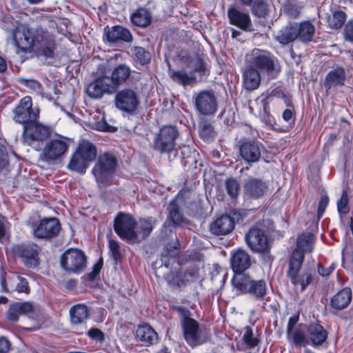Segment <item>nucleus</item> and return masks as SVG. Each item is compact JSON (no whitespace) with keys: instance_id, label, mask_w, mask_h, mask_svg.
Instances as JSON below:
<instances>
[{"instance_id":"1","label":"nucleus","mask_w":353,"mask_h":353,"mask_svg":"<svg viewBox=\"0 0 353 353\" xmlns=\"http://www.w3.org/2000/svg\"><path fill=\"white\" fill-rule=\"evenodd\" d=\"M17 52H30L33 46H39L46 58H53L55 49L54 35L43 28H33L26 23L19 24L12 32Z\"/></svg>"},{"instance_id":"2","label":"nucleus","mask_w":353,"mask_h":353,"mask_svg":"<svg viewBox=\"0 0 353 353\" xmlns=\"http://www.w3.org/2000/svg\"><path fill=\"white\" fill-rule=\"evenodd\" d=\"M245 63L251 68H256L270 79L275 78L279 72L277 59L267 50L253 49L246 54Z\"/></svg>"},{"instance_id":"3","label":"nucleus","mask_w":353,"mask_h":353,"mask_svg":"<svg viewBox=\"0 0 353 353\" xmlns=\"http://www.w3.org/2000/svg\"><path fill=\"white\" fill-rule=\"evenodd\" d=\"M116 167L117 159L114 156H99L92 173L100 188H105L112 184Z\"/></svg>"},{"instance_id":"4","label":"nucleus","mask_w":353,"mask_h":353,"mask_svg":"<svg viewBox=\"0 0 353 353\" xmlns=\"http://www.w3.org/2000/svg\"><path fill=\"white\" fill-rule=\"evenodd\" d=\"M304 260L302 253L296 251L292 252L289 261V269L288 276L291 283L294 285H300L301 291L312 283L313 277L312 273L309 271L300 274V270Z\"/></svg>"},{"instance_id":"5","label":"nucleus","mask_w":353,"mask_h":353,"mask_svg":"<svg viewBox=\"0 0 353 353\" xmlns=\"http://www.w3.org/2000/svg\"><path fill=\"white\" fill-rule=\"evenodd\" d=\"M61 267L69 274H79L87 265L85 253L77 248H69L60 256Z\"/></svg>"},{"instance_id":"6","label":"nucleus","mask_w":353,"mask_h":353,"mask_svg":"<svg viewBox=\"0 0 353 353\" xmlns=\"http://www.w3.org/2000/svg\"><path fill=\"white\" fill-rule=\"evenodd\" d=\"M181 327L185 341L192 347L205 343L210 340V332L205 328L201 327L199 323L194 319L186 320Z\"/></svg>"},{"instance_id":"7","label":"nucleus","mask_w":353,"mask_h":353,"mask_svg":"<svg viewBox=\"0 0 353 353\" xmlns=\"http://www.w3.org/2000/svg\"><path fill=\"white\" fill-rule=\"evenodd\" d=\"M137 222L129 214L119 212L114 220V230L123 239L130 243L138 241V234L134 230Z\"/></svg>"},{"instance_id":"8","label":"nucleus","mask_w":353,"mask_h":353,"mask_svg":"<svg viewBox=\"0 0 353 353\" xmlns=\"http://www.w3.org/2000/svg\"><path fill=\"white\" fill-rule=\"evenodd\" d=\"M23 134L29 136V138H24L25 142L36 151L43 147V141L48 137L50 129L37 120L23 126Z\"/></svg>"},{"instance_id":"9","label":"nucleus","mask_w":353,"mask_h":353,"mask_svg":"<svg viewBox=\"0 0 353 353\" xmlns=\"http://www.w3.org/2000/svg\"><path fill=\"white\" fill-rule=\"evenodd\" d=\"M245 241L248 248L254 253L268 254L270 245L265 231L256 227L251 228L245 235Z\"/></svg>"},{"instance_id":"10","label":"nucleus","mask_w":353,"mask_h":353,"mask_svg":"<svg viewBox=\"0 0 353 353\" xmlns=\"http://www.w3.org/2000/svg\"><path fill=\"white\" fill-rule=\"evenodd\" d=\"M178 136L179 132L174 126H163L155 137L154 148L160 152H170L175 146Z\"/></svg>"},{"instance_id":"11","label":"nucleus","mask_w":353,"mask_h":353,"mask_svg":"<svg viewBox=\"0 0 353 353\" xmlns=\"http://www.w3.org/2000/svg\"><path fill=\"white\" fill-rule=\"evenodd\" d=\"M12 252L14 256L20 258L26 267L34 268L39 264L38 246L34 243L15 244Z\"/></svg>"},{"instance_id":"12","label":"nucleus","mask_w":353,"mask_h":353,"mask_svg":"<svg viewBox=\"0 0 353 353\" xmlns=\"http://www.w3.org/2000/svg\"><path fill=\"white\" fill-rule=\"evenodd\" d=\"M194 105L196 111L203 116L214 115L218 110L217 99L212 91L203 90L195 94Z\"/></svg>"},{"instance_id":"13","label":"nucleus","mask_w":353,"mask_h":353,"mask_svg":"<svg viewBox=\"0 0 353 353\" xmlns=\"http://www.w3.org/2000/svg\"><path fill=\"white\" fill-rule=\"evenodd\" d=\"M32 99L26 96L21 99L19 105L14 110V119L16 122L23 124V126L37 120L39 114L37 108H32Z\"/></svg>"},{"instance_id":"14","label":"nucleus","mask_w":353,"mask_h":353,"mask_svg":"<svg viewBox=\"0 0 353 353\" xmlns=\"http://www.w3.org/2000/svg\"><path fill=\"white\" fill-rule=\"evenodd\" d=\"M61 223L54 217L43 218L33 230L34 236L40 239L50 240L58 236L61 231Z\"/></svg>"},{"instance_id":"15","label":"nucleus","mask_w":353,"mask_h":353,"mask_svg":"<svg viewBox=\"0 0 353 353\" xmlns=\"http://www.w3.org/2000/svg\"><path fill=\"white\" fill-rule=\"evenodd\" d=\"M116 90L108 76H101L90 83L86 88L87 94L92 99H100L105 94H112Z\"/></svg>"},{"instance_id":"16","label":"nucleus","mask_w":353,"mask_h":353,"mask_svg":"<svg viewBox=\"0 0 353 353\" xmlns=\"http://www.w3.org/2000/svg\"><path fill=\"white\" fill-rule=\"evenodd\" d=\"M115 105L120 110L132 113L137 108L139 100L133 90L124 89L116 94Z\"/></svg>"},{"instance_id":"17","label":"nucleus","mask_w":353,"mask_h":353,"mask_svg":"<svg viewBox=\"0 0 353 353\" xmlns=\"http://www.w3.org/2000/svg\"><path fill=\"white\" fill-rule=\"evenodd\" d=\"M230 264L234 273L244 272L252 265L251 256L242 248L236 249L231 254Z\"/></svg>"},{"instance_id":"18","label":"nucleus","mask_w":353,"mask_h":353,"mask_svg":"<svg viewBox=\"0 0 353 353\" xmlns=\"http://www.w3.org/2000/svg\"><path fill=\"white\" fill-rule=\"evenodd\" d=\"M235 221L230 215L225 214L218 217L210 224V232L214 235H226L234 228Z\"/></svg>"},{"instance_id":"19","label":"nucleus","mask_w":353,"mask_h":353,"mask_svg":"<svg viewBox=\"0 0 353 353\" xmlns=\"http://www.w3.org/2000/svg\"><path fill=\"white\" fill-rule=\"evenodd\" d=\"M243 188L246 196L258 199L264 195L268 190V185L260 179L250 178L245 181Z\"/></svg>"},{"instance_id":"20","label":"nucleus","mask_w":353,"mask_h":353,"mask_svg":"<svg viewBox=\"0 0 353 353\" xmlns=\"http://www.w3.org/2000/svg\"><path fill=\"white\" fill-rule=\"evenodd\" d=\"M34 312L33 305L31 302H14L9 305L6 312V318L9 321L16 322L22 315H28Z\"/></svg>"},{"instance_id":"21","label":"nucleus","mask_w":353,"mask_h":353,"mask_svg":"<svg viewBox=\"0 0 353 353\" xmlns=\"http://www.w3.org/2000/svg\"><path fill=\"white\" fill-rule=\"evenodd\" d=\"M228 17L230 24L237 26L243 30H252V21L248 13L232 7L228 10Z\"/></svg>"},{"instance_id":"22","label":"nucleus","mask_w":353,"mask_h":353,"mask_svg":"<svg viewBox=\"0 0 353 353\" xmlns=\"http://www.w3.org/2000/svg\"><path fill=\"white\" fill-rule=\"evenodd\" d=\"M261 73L256 68H251L245 63L243 70V85L246 90L252 91L259 87L261 81Z\"/></svg>"},{"instance_id":"23","label":"nucleus","mask_w":353,"mask_h":353,"mask_svg":"<svg viewBox=\"0 0 353 353\" xmlns=\"http://www.w3.org/2000/svg\"><path fill=\"white\" fill-rule=\"evenodd\" d=\"M105 39L110 43H115L121 41L131 42L132 35L128 28L121 26H114L105 31Z\"/></svg>"},{"instance_id":"24","label":"nucleus","mask_w":353,"mask_h":353,"mask_svg":"<svg viewBox=\"0 0 353 353\" xmlns=\"http://www.w3.org/2000/svg\"><path fill=\"white\" fill-rule=\"evenodd\" d=\"M290 344L297 347H305L309 345L307 325L299 324L294 330L287 334Z\"/></svg>"},{"instance_id":"25","label":"nucleus","mask_w":353,"mask_h":353,"mask_svg":"<svg viewBox=\"0 0 353 353\" xmlns=\"http://www.w3.org/2000/svg\"><path fill=\"white\" fill-rule=\"evenodd\" d=\"M136 339L143 345L149 346L156 343L159 336L155 330L148 323L138 325L136 330Z\"/></svg>"},{"instance_id":"26","label":"nucleus","mask_w":353,"mask_h":353,"mask_svg":"<svg viewBox=\"0 0 353 353\" xmlns=\"http://www.w3.org/2000/svg\"><path fill=\"white\" fill-rule=\"evenodd\" d=\"M309 345L319 346L322 345L327 338V331L319 324L307 325Z\"/></svg>"},{"instance_id":"27","label":"nucleus","mask_w":353,"mask_h":353,"mask_svg":"<svg viewBox=\"0 0 353 353\" xmlns=\"http://www.w3.org/2000/svg\"><path fill=\"white\" fill-rule=\"evenodd\" d=\"M70 140L65 138L52 139L43 147V154H64L69 147Z\"/></svg>"},{"instance_id":"28","label":"nucleus","mask_w":353,"mask_h":353,"mask_svg":"<svg viewBox=\"0 0 353 353\" xmlns=\"http://www.w3.org/2000/svg\"><path fill=\"white\" fill-rule=\"evenodd\" d=\"M352 300V290L345 288L334 294L330 300V305L336 310L346 308Z\"/></svg>"},{"instance_id":"29","label":"nucleus","mask_w":353,"mask_h":353,"mask_svg":"<svg viewBox=\"0 0 353 353\" xmlns=\"http://www.w3.org/2000/svg\"><path fill=\"white\" fill-rule=\"evenodd\" d=\"M130 74L131 69L125 64H119L114 68L110 80H111V84L114 87L115 90L127 81Z\"/></svg>"},{"instance_id":"30","label":"nucleus","mask_w":353,"mask_h":353,"mask_svg":"<svg viewBox=\"0 0 353 353\" xmlns=\"http://www.w3.org/2000/svg\"><path fill=\"white\" fill-rule=\"evenodd\" d=\"M297 39L302 43H308L312 40L315 32L314 26L309 21H303L299 23H294Z\"/></svg>"},{"instance_id":"31","label":"nucleus","mask_w":353,"mask_h":353,"mask_svg":"<svg viewBox=\"0 0 353 353\" xmlns=\"http://www.w3.org/2000/svg\"><path fill=\"white\" fill-rule=\"evenodd\" d=\"M70 317L73 325L84 324L89 318L88 307L84 304H77L70 309Z\"/></svg>"},{"instance_id":"32","label":"nucleus","mask_w":353,"mask_h":353,"mask_svg":"<svg viewBox=\"0 0 353 353\" xmlns=\"http://www.w3.org/2000/svg\"><path fill=\"white\" fill-rule=\"evenodd\" d=\"M168 220L171 221L172 225L177 226L188 223L187 219L183 216L176 199L172 200L168 205Z\"/></svg>"},{"instance_id":"33","label":"nucleus","mask_w":353,"mask_h":353,"mask_svg":"<svg viewBox=\"0 0 353 353\" xmlns=\"http://www.w3.org/2000/svg\"><path fill=\"white\" fill-rule=\"evenodd\" d=\"M240 154H261L265 149L258 141L242 140L237 144Z\"/></svg>"},{"instance_id":"34","label":"nucleus","mask_w":353,"mask_h":353,"mask_svg":"<svg viewBox=\"0 0 353 353\" xmlns=\"http://www.w3.org/2000/svg\"><path fill=\"white\" fill-rule=\"evenodd\" d=\"M345 80V72L343 68H336L330 71L325 77V86L327 89L332 87L343 85Z\"/></svg>"},{"instance_id":"35","label":"nucleus","mask_w":353,"mask_h":353,"mask_svg":"<svg viewBox=\"0 0 353 353\" xmlns=\"http://www.w3.org/2000/svg\"><path fill=\"white\" fill-rule=\"evenodd\" d=\"M276 41L282 45H287L297 39L295 24L290 22L282 28L275 36Z\"/></svg>"},{"instance_id":"36","label":"nucleus","mask_w":353,"mask_h":353,"mask_svg":"<svg viewBox=\"0 0 353 353\" xmlns=\"http://www.w3.org/2000/svg\"><path fill=\"white\" fill-rule=\"evenodd\" d=\"M95 156H72L68 168L80 173L85 172L89 163L94 160Z\"/></svg>"},{"instance_id":"37","label":"nucleus","mask_w":353,"mask_h":353,"mask_svg":"<svg viewBox=\"0 0 353 353\" xmlns=\"http://www.w3.org/2000/svg\"><path fill=\"white\" fill-rule=\"evenodd\" d=\"M314 237L312 233H303L299 235L296 241V248L293 252L298 251L302 253L303 256L305 252H311L313 250Z\"/></svg>"},{"instance_id":"38","label":"nucleus","mask_w":353,"mask_h":353,"mask_svg":"<svg viewBox=\"0 0 353 353\" xmlns=\"http://www.w3.org/2000/svg\"><path fill=\"white\" fill-rule=\"evenodd\" d=\"M170 77L174 81L184 86L192 85L197 81L196 76L192 72H188L184 69L172 71Z\"/></svg>"},{"instance_id":"39","label":"nucleus","mask_w":353,"mask_h":353,"mask_svg":"<svg viewBox=\"0 0 353 353\" xmlns=\"http://www.w3.org/2000/svg\"><path fill=\"white\" fill-rule=\"evenodd\" d=\"M157 220L155 218L150 216L146 219H140L137 228L138 241L145 239L153 230L154 225L156 224Z\"/></svg>"},{"instance_id":"40","label":"nucleus","mask_w":353,"mask_h":353,"mask_svg":"<svg viewBox=\"0 0 353 353\" xmlns=\"http://www.w3.org/2000/svg\"><path fill=\"white\" fill-rule=\"evenodd\" d=\"M302 8L301 3L296 0H288L282 5L281 12L290 19H296L299 17Z\"/></svg>"},{"instance_id":"41","label":"nucleus","mask_w":353,"mask_h":353,"mask_svg":"<svg viewBox=\"0 0 353 353\" xmlns=\"http://www.w3.org/2000/svg\"><path fill=\"white\" fill-rule=\"evenodd\" d=\"M252 279L244 272L234 273L232 283L237 290L242 293L247 294L248 288L252 281Z\"/></svg>"},{"instance_id":"42","label":"nucleus","mask_w":353,"mask_h":353,"mask_svg":"<svg viewBox=\"0 0 353 353\" xmlns=\"http://www.w3.org/2000/svg\"><path fill=\"white\" fill-rule=\"evenodd\" d=\"M133 24L139 27H146L151 23L150 12L145 8H139L130 16Z\"/></svg>"},{"instance_id":"43","label":"nucleus","mask_w":353,"mask_h":353,"mask_svg":"<svg viewBox=\"0 0 353 353\" xmlns=\"http://www.w3.org/2000/svg\"><path fill=\"white\" fill-rule=\"evenodd\" d=\"M189 67L192 70V72L195 75L196 74H198L200 80L203 77H207L209 74V72L204 62L199 57H196L190 61Z\"/></svg>"},{"instance_id":"44","label":"nucleus","mask_w":353,"mask_h":353,"mask_svg":"<svg viewBox=\"0 0 353 353\" xmlns=\"http://www.w3.org/2000/svg\"><path fill=\"white\" fill-rule=\"evenodd\" d=\"M266 283L263 280H252L250 287L248 288L247 294L254 295L258 299H262L266 294Z\"/></svg>"},{"instance_id":"45","label":"nucleus","mask_w":353,"mask_h":353,"mask_svg":"<svg viewBox=\"0 0 353 353\" xmlns=\"http://www.w3.org/2000/svg\"><path fill=\"white\" fill-rule=\"evenodd\" d=\"M199 135L203 141L210 142L215 137L216 132L211 123L204 122L199 127Z\"/></svg>"},{"instance_id":"46","label":"nucleus","mask_w":353,"mask_h":353,"mask_svg":"<svg viewBox=\"0 0 353 353\" xmlns=\"http://www.w3.org/2000/svg\"><path fill=\"white\" fill-rule=\"evenodd\" d=\"M345 20V14L341 11H335L327 17V23L331 28L338 29L341 28Z\"/></svg>"},{"instance_id":"47","label":"nucleus","mask_w":353,"mask_h":353,"mask_svg":"<svg viewBox=\"0 0 353 353\" xmlns=\"http://www.w3.org/2000/svg\"><path fill=\"white\" fill-rule=\"evenodd\" d=\"M95 146L90 142L82 140L73 154H96Z\"/></svg>"},{"instance_id":"48","label":"nucleus","mask_w":353,"mask_h":353,"mask_svg":"<svg viewBox=\"0 0 353 353\" xmlns=\"http://www.w3.org/2000/svg\"><path fill=\"white\" fill-rule=\"evenodd\" d=\"M133 53L136 61L141 65H145L150 61L151 55L143 48L134 47Z\"/></svg>"},{"instance_id":"49","label":"nucleus","mask_w":353,"mask_h":353,"mask_svg":"<svg viewBox=\"0 0 353 353\" xmlns=\"http://www.w3.org/2000/svg\"><path fill=\"white\" fill-rule=\"evenodd\" d=\"M252 13L259 17H265L268 12V5L264 0H254L252 6Z\"/></svg>"},{"instance_id":"50","label":"nucleus","mask_w":353,"mask_h":353,"mask_svg":"<svg viewBox=\"0 0 353 353\" xmlns=\"http://www.w3.org/2000/svg\"><path fill=\"white\" fill-rule=\"evenodd\" d=\"M245 333L243 336V341L245 344L250 348H254L259 343V340L254 337L252 329L250 326H246Z\"/></svg>"},{"instance_id":"51","label":"nucleus","mask_w":353,"mask_h":353,"mask_svg":"<svg viewBox=\"0 0 353 353\" xmlns=\"http://www.w3.org/2000/svg\"><path fill=\"white\" fill-rule=\"evenodd\" d=\"M225 185L228 195L232 199L236 198L240 189L238 181L233 178H230L225 180Z\"/></svg>"},{"instance_id":"52","label":"nucleus","mask_w":353,"mask_h":353,"mask_svg":"<svg viewBox=\"0 0 353 353\" xmlns=\"http://www.w3.org/2000/svg\"><path fill=\"white\" fill-rule=\"evenodd\" d=\"M108 247L110 256L114 261V263L116 265L118 264V263L121 262L122 259V254L120 251V246L119 243L114 240L111 239L108 242Z\"/></svg>"},{"instance_id":"53","label":"nucleus","mask_w":353,"mask_h":353,"mask_svg":"<svg viewBox=\"0 0 353 353\" xmlns=\"http://www.w3.org/2000/svg\"><path fill=\"white\" fill-rule=\"evenodd\" d=\"M164 279L167 283L172 288H181V284L183 283L180 281V274H179V271H169L166 274L164 275Z\"/></svg>"},{"instance_id":"54","label":"nucleus","mask_w":353,"mask_h":353,"mask_svg":"<svg viewBox=\"0 0 353 353\" xmlns=\"http://www.w3.org/2000/svg\"><path fill=\"white\" fill-rule=\"evenodd\" d=\"M178 254V248L174 243H168L163 252H161V258H174Z\"/></svg>"},{"instance_id":"55","label":"nucleus","mask_w":353,"mask_h":353,"mask_svg":"<svg viewBox=\"0 0 353 353\" xmlns=\"http://www.w3.org/2000/svg\"><path fill=\"white\" fill-rule=\"evenodd\" d=\"M17 281L15 290L18 292L28 294L30 292V288L27 280L21 276H17Z\"/></svg>"},{"instance_id":"56","label":"nucleus","mask_w":353,"mask_h":353,"mask_svg":"<svg viewBox=\"0 0 353 353\" xmlns=\"http://www.w3.org/2000/svg\"><path fill=\"white\" fill-rule=\"evenodd\" d=\"M184 276L188 284L193 283L199 279V269L191 268L184 271Z\"/></svg>"},{"instance_id":"57","label":"nucleus","mask_w":353,"mask_h":353,"mask_svg":"<svg viewBox=\"0 0 353 353\" xmlns=\"http://www.w3.org/2000/svg\"><path fill=\"white\" fill-rule=\"evenodd\" d=\"M348 203V196L346 191H343L341 197L337 203L338 210L340 213H347L348 209L347 208Z\"/></svg>"},{"instance_id":"58","label":"nucleus","mask_w":353,"mask_h":353,"mask_svg":"<svg viewBox=\"0 0 353 353\" xmlns=\"http://www.w3.org/2000/svg\"><path fill=\"white\" fill-rule=\"evenodd\" d=\"M88 336L92 340H95L99 342H103L105 340V336L103 332L96 327L91 328L88 332Z\"/></svg>"},{"instance_id":"59","label":"nucleus","mask_w":353,"mask_h":353,"mask_svg":"<svg viewBox=\"0 0 353 353\" xmlns=\"http://www.w3.org/2000/svg\"><path fill=\"white\" fill-rule=\"evenodd\" d=\"M102 267L103 259L101 257L98 262L94 265L92 272L88 274V280L94 281L100 273Z\"/></svg>"},{"instance_id":"60","label":"nucleus","mask_w":353,"mask_h":353,"mask_svg":"<svg viewBox=\"0 0 353 353\" xmlns=\"http://www.w3.org/2000/svg\"><path fill=\"white\" fill-rule=\"evenodd\" d=\"M173 309L179 314L181 325L184 322H185L186 320L192 319L190 316V312L187 308L181 306H174Z\"/></svg>"},{"instance_id":"61","label":"nucleus","mask_w":353,"mask_h":353,"mask_svg":"<svg viewBox=\"0 0 353 353\" xmlns=\"http://www.w3.org/2000/svg\"><path fill=\"white\" fill-rule=\"evenodd\" d=\"M329 202V198L327 195H323L321 197V199L318 205V210H317V217L318 219H320L322 215L323 214L325 208L328 204Z\"/></svg>"},{"instance_id":"62","label":"nucleus","mask_w":353,"mask_h":353,"mask_svg":"<svg viewBox=\"0 0 353 353\" xmlns=\"http://www.w3.org/2000/svg\"><path fill=\"white\" fill-rule=\"evenodd\" d=\"M60 157L61 156H40L39 162L47 163L48 165L56 164L60 162Z\"/></svg>"},{"instance_id":"63","label":"nucleus","mask_w":353,"mask_h":353,"mask_svg":"<svg viewBox=\"0 0 353 353\" xmlns=\"http://www.w3.org/2000/svg\"><path fill=\"white\" fill-rule=\"evenodd\" d=\"M299 314L294 315L289 319L288 326H287L286 334L290 333L291 332H292L293 330H295V328L296 327V326H295V325L297 323V322L299 321Z\"/></svg>"},{"instance_id":"64","label":"nucleus","mask_w":353,"mask_h":353,"mask_svg":"<svg viewBox=\"0 0 353 353\" xmlns=\"http://www.w3.org/2000/svg\"><path fill=\"white\" fill-rule=\"evenodd\" d=\"M345 32V39L353 43V21L346 24Z\"/></svg>"}]
</instances>
